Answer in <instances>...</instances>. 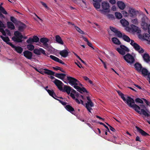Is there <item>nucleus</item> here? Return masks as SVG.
I'll use <instances>...</instances> for the list:
<instances>
[{
    "label": "nucleus",
    "instance_id": "nucleus-12",
    "mask_svg": "<svg viewBox=\"0 0 150 150\" xmlns=\"http://www.w3.org/2000/svg\"><path fill=\"white\" fill-rule=\"evenodd\" d=\"M11 47L14 49L15 51L19 54H21L23 51V49L19 46H16L13 44Z\"/></svg>",
    "mask_w": 150,
    "mask_h": 150
},
{
    "label": "nucleus",
    "instance_id": "nucleus-48",
    "mask_svg": "<svg viewBox=\"0 0 150 150\" xmlns=\"http://www.w3.org/2000/svg\"><path fill=\"white\" fill-rule=\"evenodd\" d=\"M132 23L134 24L137 25L138 24V21L137 18L132 19L131 21Z\"/></svg>",
    "mask_w": 150,
    "mask_h": 150
},
{
    "label": "nucleus",
    "instance_id": "nucleus-21",
    "mask_svg": "<svg viewBox=\"0 0 150 150\" xmlns=\"http://www.w3.org/2000/svg\"><path fill=\"white\" fill-rule=\"evenodd\" d=\"M117 4L119 8L121 10H123L125 7V5L122 1H119L117 2Z\"/></svg>",
    "mask_w": 150,
    "mask_h": 150
},
{
    "label": "nucleus",
    "instance_id": "nucleus-44",
    "mask_svg": "<svg viewBox=\"0 0 150 150\" xmlns=\"http://www.w3.org/2000/svg\"><path fill=\"white\" fill-rule=\"evenodd\" d=\"M121 23L123 25H129L128 22L125 20H123V19L120 20Z\"/></svg>",
    "mask_w": 150,
    "mask_h": 150
},
{
    "label": "nucleus",
    "instance_id": "nucleus-56",
    "mask_svg": "<svg viewBox=\"0 0 150 150\" xmlns=\"http://www.w3.org/2000/svg\"><path fill=\"white\" fill-rule=\"evenodd\" d=\"M107 17L109 19H113L114 18V16L112 14H108L106 15Z\"/></svg>",
    "mask_w": 150,
    "mask_h": 150
},
{
    "label": "nucleus",
    "instance_id": "nucleus-5",
    "mask_svg": "<svg viewBox=\"0 0 150 150\" xmlns=\"http://www.w3.org/2000/svg\"><path fill=\"white\" fill-rule=\"evenodd\" d=\"M14 35L15 36L12 38L13 41L17 42H23L22 39L23 38V36L21 33L18 31H16L14 32Z\"/></svg>",
    "mask_w": 150,
    "mask_h": 150
},
{
    "label": "nucleus",
    "instance_id": "nucleus-38",
    "mask_svg": "<svg viewBox=\"0 0 150 150\" xmlns=\"http://www.w3.org/2000/svg\"><path fill=\"white\" fill-rule=\"evenodd\" d=\"M116 50L119 52V54L122 55H124L125 54V52L123 50L120 48H117L116 49Z\"/></svg>",
    "mask_w": 150,
    "mask_h": 150
},
{
    "label": "nucleus",
    "instance_id": "nucleus-47",
    "mask_svg": "<svg viewBox=\"0 0 150 150\" xmlns=\"http://www.w3.org/2000/svg\"><path fill=\"white\" fill-rule=\"evenodd\" d=\"M32 39L34 42H38L39 40V38L36 36H33Z\"/></svg>",
    "mask_w": 150,
    "mask_h": 150
},
{
    "label": "nucleus",
    "instance_id": "nucleus-37",
    "mask_svg": "<svg viewBox=\"0 0 150 150\" xmlns=\"http://www.w3.org/2000/svg\"><path fill=\"white\" fill-rule=\"evenodd\" d=\"M10 20L14 24H18L19 23V22H20L18 21L13 16H11Z\"/></svg>",
    "mask_w": 150,
    "mask_h": 150
},
{
    "label": "nucleus",
    "instance_id": "nucleus-23",
    "mask_svg": "<svg viewBox=\"0 0 150 150\" xmlns=\"http://www.w3.org/2000/svg\"><path fill=\"white\" fill-rule=\"evenodd\" d=\"M134 66L136 70L139 72H141L142 69L143 67L141 64L137 62L134 64Z\"/></svg>",
    "mask_w": 150,
    "mask_h": 150
},
{
    "label": "nucleus",
    "instance_id": "nucleus-22",
    "mask_svg": "<svg viewBox=\"0 0 150 150\" xmlns=\"http://www.w3.org/2000/svg\"><path fill=\"white\" fill-rule=\"evenodd\" d=\"M49 41V39L46 38H41L40 40V42L43 43V45L47 47L48 45L47 42Z\"/></svg>",
    "mask_w": 150,
    "mask_h": 150
},
{
    "label": "nucleus",
    "instance_id": "nucleus-20",
    "mask_svg": "<svg viewBox=\"0 0 150 150\" xmlns=\"http://www.w3.org/2000/svg\"><path fill=\"white\" fill-rule=\"evenodd\" d=\"M71 88V87L65 85L63 89L62 90V91L64 92H66L69 95L70 93Z\"/></svg>",
    "mask_w": 150,
    "mask_h": 150
},
{
    "label": "nucleus",
    "instance_id": "nucleus-43",
    "mask_svg": "<svg viewBox=\"0 0 150 150\" xmlns=\"http://www.w3.org/2000/svg\"><path fill=\"white\" fill-rule=\"evenodd\" d=\"M53 69L56 71H57L58 70H60L63 73H65V72L63 70L62 68L59 67H53Z\"/></svg>",
    "mask_w": 150,
    "mask_h": 150
},
{
    "label": "nucleus",
    "instance_id": "nucleus-54",
    "mask_svg": "<svg viewBox=\"0 0 150 150\" xmlns=\"http://www.w3.org/2000/svg\"><path fill=\"white\" fill-rule=\"evenodd\" d=\"M26 42L28 44H32L34 42L32 38H29L26 41Z\"/></svg>",
    "mask_w": 150,
    "mask_h": 150
},
{
    "label": "nucleus",
    "instance_id": "nucleus-2",
    "mask_svg": "<svg viewBox=\"0 0 150 150\" xmlns=\"http://www.w3.org/2000/svg\"><path fill=\"white\" fill-rule=\"evenodd\" d=\"M129 107L132 108L136 112L140 114H143L146 117H149L150 115L144 109H140V107L137 105L134 104L129 103Z\"/></svg>",
    "mask_w": 150,
    "mask_h": 150
},
{
    "label": "nucleus",
    "instance_id": "nucleus-49",
    "mask_svg": "<svg viewBox=\"0 0 150 150\" xmlns=\"http://www.w3.org/2000/svg\"><path fill=\"white\" fill-rule=\"evenodd\" d=\"M135 101L137 103H140L142 104L143 103V101L139 98H137L135 100Z\"/></svg>",
    "mask_w": 150,
    "mask_h": 150
},
{
    "label": "nucleus",
    "instance_id": "nucleus-26",
    "mask_svg": "<svg viewBox=\"0 0 150 150\" xmlns=\"http://www.w3.org/2000/svg\"><path fill=\"white\" fill-rule=\"evenodd\" d=\"M65 108L68 111L74 115L73 112L74 111V109L70 105H66Z\"/></svg>",
    "mask_w": 150,
    "mask_h": 150
},
{
    "label": "nucleus",
    "instance_id": "nucleus-30",
    "mask_svg": "<svg viewBox=\"0 0 150 150\" xmlns=\"http://www.w3.org/2000/svg\"><path fill=\"white\" fill-rule=\"evenodd\" d=\"M142 74L144 76H148L149 73L147 70L145 68L142 67V69L141 71Z\"/></svg>",
    "mask_w": 150,
    "mask_h": 150
},
{
    "label": "nucleus",
    "instance_id": "nucleus-57",
    "mask_svg": "<svg viewBox=\"0 0 150 150\" xmlns=\"http://www.w3.org/2000/svg\"><path fill=\"white\" fill-rule=\"evenodd\" d=\"M5 31L6 32V33L8 36H11V34L10 31L9 30L6 29L5 30Z\"/></svg>",
    "mask_w": 150,
    "mask_h": 150
},
{
    "label": "nucleus",
    "instance_id": "nucleus-64",
    "mask_svg": "<svg viewBox=\"0 0 150 150\" xmlns=\"http://www.w3.org/2000/svg\"><path fill=\"white\" fill-rule=\"evenodd\" d=\"M109 2L112 4H115L116 1L115 0H110Z\"/></svg>",
    "mask_w": 150,
    "mask_h": 150
},
{
    "label": "nucleus",
    "instance_id": "nucleus-32",
    "mask_svg": "<svg viewBox=\"0 0 150 150\" xmlns=\"http://www.w3.org/2000/svg\"><path fill=\"white\" fill-rule=\"evenodd\" d=\"M112 41L115 44L120 45L121 43L120 41L117 38L114 37L112 38Z\"/></svg>",
    "mask_w": 150,
    "mask_h": 150
},
{
    "label": "nucleus",
    "instance_id": "nucleus-3",
    "mask_svg": "<svg viewBox=\"0 0 150 150\" xmlns=\"http://www.w3.org/2000/svg\"><path fill=\"white\" fill-rule=\"evenodd\" d=\"M149 20L147 17L145 16H144L141 19V25L142 28L144 30L148 29V32L150 35V25H148V23Z\"/></svg>",
    "mask_w": 150,
    "mask_h": 150
},
{
    "label": "nucleus",
    "instance_id": "nucleus-24",
    "mask_svg": "<svg viewBox=\"0 0 150 150\" xmlns=\"http://www.w3.org/2000/svg\"><path fill=\"white\" fill-rule=\"evenodd\" d=\"M129 13L130 14V16L131 17H133L137 15V13H138V12L136 11L133 9L130 8L129 10Z\"/></svg>",
    "mask_w": 150,
    "mask_h": 150
},
{
    "label": "nucleus",
    "instance_id": "nucleus-39",
    "mask_svg": "<svg viewBox=\"0 0 150 150\" xmlns=\"http://www.w3.org/2000/svg\"><path fill=\"white\" fill-rule=\"evenodd\" d=\"M133 47L135 50L137 51L140 49V46L136 43H134Z\"/></svg>",
    "mask_w": 150,
    "mask_h": 150
},
{
    "label": "nucleus",
    "instance_id": "nucleus-1",
    "mask_svg": "<svg viewBox=\"0 0 150 150\" xmlns=\"http://www.w3.org/2000/svg\"><path fill=\"white\" fill-rule=\"evenodd\" d=\"M67 79L69 83L72 86L74 85V88L81 93H83V92H85L87 93H88L84 87L81 88L77 86L78 85L79 81L76 79L69 76H67Z\"/></svg>",
    "mask_w": 150,
    "mask_h": 150
},
{
    "label": "nucleus",
    "instance_id": "nucleus-17",
    "mask_svg": "<svg viewBox=\"0 0 150 150\" xmlns=\"http://www.w3.org/2000/svg\"><path fill=\"white\" fill-rule=\"evenodd\" d=\"M0 37L4 42H6L7 44L9 45L11 47L13 45L11 43L9 42L10 40L8 37H4L2 35H1Z\"/></svg>",
    "mask_w": 150,
    "mask_h": 150
},
{
    "label": "nucleus",
    "instance_id": "nucleus-16",
    "mask_svg": "<svg viewBox=\"0 0 150 150\" xmlns=\"http://www.w3.org/2000/svg\"><path fill=\"white\" fill-rule=\"evenodd\" d=\"M131 27L133 31L137 32V33H141V30L140 28L137 26L134 25L132 24L131 25Z\"/></svg>",
    "mask_w": 150,
    "mask_h": 150
},
{
    "label": "nucleus",
    "instance_id": "nucleus-41",
    "mask_svg": "<svg viewBox=\"0 0 150 150\" xmlns=\"http://www.w3.org/2000/svg\"><path fill=\"white\" fill-rule=\"evenodd\" d=\"M27 48L30 51H32L34 50V46L32 44H28L27 46Z\"/></svg>",
    "mask_w": 150,
    "mask_h": 150
},
{
    "label": "nucleus",
    "instance_id": "nucleus-53",
    "mask_svg": "<svg viewBox=\"0 0 150 150\" xmlns=\"http://www.w3.org/2000/svg\"><path fill=\"white\" fill-rule=\"evenodd\" d=\"M56 100L58 101L60 103L62 104L63 105H66L67 103V102H63L61 100L58 99L57 98L56 99Z\"/></svg>",
    "mask_w": 150,
    "mask_h": 150
},
{
    "label": "nucleus",
    "instance_id": "nucleus-55",
    "mask_svg": "<svg viewBox=\"0 0 150 150\" xmlns=\"http://www.w3.org/2000/svg\"><path fill=\"white\" fill-rule=\"evenodd\" d=\"M74 55L79 60H80L83 63V64L85 63V62L84 61H83V60H82L79 56H78L77 54L75 53V52H74Z\"/></svg>",
    "mask_w": 150,
    "mask_h": 150
},
{
    "label": "nucleus",
    "instance_id": "nucleus-31",
    "mask_svg": "<svg viewBox=\"0 0 150 150\" xmlns=\"http://www.w3.org/2000/svg\"><path fill=\"white\" fill-rule=\"evenodd\" d=\"M101 0H99V1H94L95 2L93 4L94 7L96 8H99L100 6V2Z\"/></svg>",
    "mask_w": 150,
    "mask_h": 150
},
{
    "label": "nucleus",
    "instance_id": "nucleus-14",
    "mask_svg": "<svg viewBox=\"0 0 150 150\" xmlns=\"http://www.w3.org/2000/svg\"><path fill=\"white\" fill-rule=\"evenodd\" d=\"M68 50L64 49L60 51L59 54L62 57L64 58L67 57L69 54V52L68 51Z\"/></svg>",
    "mask_w": 150,
    "mask_h": 150
},
{
    "label": "nucleus",
    "instance_id": "nucleus-61",
    "mask_svg": "<svg viewBox=\"0 0 150 150\" xmlns=\"http://www.w3.org/2000/svg\"><path fill=\"white\" fill-rule=\"evenodd\" d=\"M40 3H41L42 5L43 6H44L45 8L47 9H48V6H47V5L45 3H44V2L42 1H41Z\"/></svg>",
    "mask_w": 150,
    "mask_h": 150
},
{
    "label": "nucleus",
    "instance_id": "nucleus-35",
    "mask_svg": "<svg viewBox=\"0 0 150 150\" xmlns=\"http://www.w3.org/2000/svg\"><path fill=\"white\" fill-rule=\"evenodd\" d=\"M70 96L72 97V98L74 99H75V100L76 102L78 103V104H80V101L77 98H75V95L74 94V93L73 94L72 93H70Z\"/></svg>",
    "mask_w": 150,
    "mask_h": 150
},
{
    "label": "nucleus",
    "instance_id": "nucleus-10",
    "mask_svg": "<svg viewBox=\"0 0 150 150\" xmlns=\"http://www.w3.org/2000/svg\"><path fill=\"white\" fill-rule=\"evenodd\" d=\"M23 56L28 59H31L33 56L32 52L28 50H25L23 52Z\"/></svg>",
    "mask_w": 150,
    "mask_h": 150
},
{
    "label": "nucleus",
    "instance_id": "nucleus-9",
    "mask_svg": "<svg viewBox=\"0 0 150 150\" xmlns=\"http://www.w3.org/2000/svg\"><path fill=\"white\" fill-rule=\"evenodd\" d=\"M33 52L35 54L40 55L41 53L47 56V54H46L45 51L43 49L41 48H39V49H35L34 50Z\"/></svg>",
    "mask_w": 150,
    "mask_h": 150
},
{
    "label": "nucleus",
    "instance_id": "nucleus-52",
    "mask_svg": "<svg viewBox=\"0 0 150 150\" xmlns=\"http://www.w3.org/2000/svg\"><path fill=\"white\" fill-rule=\"evenodd\" d=\"M110 30L113 32H114L115 34L118 31V30L116 28H115L112 26H110Z\"/></svg>",
    "mask_w": 150,
    "mask_h": 150
},
{
    "label": "nucleus",
    "instance_id": "nucleus-29",
    "mask_svg": "<svg viewBox=\"0 0 150 150\" xmlns=\"http://www.w3.org/2000/svg\"><path fill=\"white\" fill-rule=\"evenodd\" d=\"M7 26L8 28L11 30H14L15 27L14 24L11 22H8L7 23Z\"/></svg>",
    "mask_w": 150,
    "mask_h": 150
},
{
    "label": "nucleus",
    "instance_id": "nucleus-50",
    "mask_svg": "<svg viewBox=\"0 0 150 150\" xmlns=\"http://www.w3.org/2000/svg\"><path fill=\"white\" fill-rule=\"evenodd\" d=\"M117 35V36L119 38H122L123 36L122 34V33L119 31H117V32L115 34Z\"/></svg>",
    "mask_w": 150,
    "mask_h": 150
},
{
    "label": "nucleus",
    "instance_id": "nucleus-28",
    "mask_svg": "<svg viewBox=\"0 0 150 150\" xmlns=\"http://www.w3.org/2000/svg\"><path fill=\"white\" fill-rule=\"evenodd\" d=\"M46 91H47L50 96L52 97L55 99H57L55 98V97H57V96L55 94L53 90H46Z\"/></svg>",
    "mask_w": 150,
    "mask_h": 150
},
{
    "label": "nucleus",
    "instance_id": "nucleus-59",
    "mask_svg": "<svg viewBox=\"0 0 150 150\" xmlns=\"http://www.w3.org/2000/svg\"><path fill=\"white\" fill-rule=\"evenodd\" d=\"M122 13L124 16H128V13L125 11H122Z\"/></svg>",
    "mask_w": 150,
    "mask_h": 150
},
{
    "label": "nucleus",
    "instance_id": "nucleus-42",
    "mask_svg": "<svg viewBox=\"0 0 150 150\" xmlns=\"http://www.w3.org/2000/svg\"><path fill=\"white\" fill-rule=\"evenodd\" d=\"M144 39L150 42V36L149 34L146 33V34L144 36Z\"/></svg>",
    "mask_w": 150,
    "mask_h": 150
},
{
    "label": "nucleus",
    "instance_id": "nucleus-45",
    "mask_svg": "<svg viewBox=\"0 0 150 150\" xmlns=\"http://www.w3.org/2000/svg\"><path fill=\"white\" fill-rule=\"evenodd\" d=\"M89 106L91 107H92L94 106V104L92 102H87V103H86V107H89Z\"/></svg>",
    "mask_w": 150,
    "mask_h": 150
},
{
    "label": "nucleus",
    "instance_id": "nucleus-33",
    "mask_svg": "<svg viewBox=\"0 0 150 150\" xmlns=\"http://www.w3.org/2000/svg\"><path fill=\"white\" fill-rule=\"evenodd\" d=\"M3 4V3H2L0 5V11H1L2 13L6 15L7 14V12L5 10V8L2 6V5Z\"/></svg>",
    "mask_w": 150,
    "mask_h": 150
},
{
    "label": "nucleus",
    "instance_id": "nucleus-34",
    "mask_svg": "<svg viewBox=\"0 0 150 150\" xmlns=\"http://www.w3.org/2000/svg\"><path fill=\"white\" fill-rule=\"evenodd\" d=\"M123 39L124 40L127 42H129L130 41L131 39L127 36L125 35L124 34L123 35L122 37Z\"/></svg>",
    "mask_w": 150,
    "mask_h": 150
},
{
    "label": "nucleus",
    "instance_id": "nucleus-46",
    "mask_svg": "<svg viewBox=\"0 0 150 150\" xmlns=\"http://www.w3.org/2000/svg\"><path fill=\"white\" fill-rule=\"evenodd\" d=\"M74 27L76 30L79 33L81 34H84V32L81 30L79 27L77 26L74 25Z\"/></svg>",
    "mask_w": 150,
    "mask_h": 150
},
{
    "label": "nucleus",
    "instance_id": "nucleus-13",
    "mask_svg": "<svg viewBox=\"0 0 150 150\" xmlns=\"http://www.w3.org/2000/svg\"><path fill=\"white\" fill-rule=\"evenodd\" d=\"M50 57L52 60H54L56 62H58L61 63L63 65H66L65 63L62 61L61 60L59 59V58L57 57L52 55H51L50 56Z\"/></svg>",
    "mask_w": 150,
    "mask_h": 150
},
{
    "label": "nucleus",
    "instance_id": "nucleus-58",
    "mask_svg": "<svg viewBox=\"0 0 150 150\" xmlns=\"http://www.w3.org/2000/svg\"><path fill=\"white\" fill-rule=\"evenodd\" d=\"M1 27L5 28H6V26L0 20V28Z\"/></svg>",
    "mask_w": 150,
    "mask_h": 150
},
{
    "label": "nucleus",
    "instance_id": "nucleus-51",
    "mask_svg": "<svg viewBox=\"0 0 150 150\" xmlns=\"http://www.w3.org/2000/svg\"><path fill=\"white\" fill-rule=\"evenodd\" d=\"M98 123L101 125H103L105 127V128L107 129V131L108 132H109L110 133V131L109 129V128H108V127L105 124H104L102 122H98Z\"/></svg>",
    "mask_w": 150,
    "mask_h": 150
},
{
    "label": "nucleus",
    "instance_id": "nucleus-60",
    "mask_svg": "<svg viewBox=\"0 0 150 150\" xmlns=\"http://www.w3.org/2000/svg\"><path fill=\"white\" fill-rule=\"evenodd\" d=\"M142 99L144 100V102L145 103H146V104L147 105H149L150 104V103H149L146 99L144 98H142Z\"/></svg>",
    "mask_w": 150,
    "mask_h": 150
},
{
    "label": "nucleus",
    "instance_id": "nucleus-15",
    "mask_svg": "<svg viewBox=\"0 0 150 150\" xmlns=\"http://www.w3.org/2000/svg\"><path fill=\"white\" fill-rule=\"evenodd\" d=\"M44 70L45 71L43 73H42L41 72H40V73L42 74H45L48 75L54 76L55 74V72H54L47 69H45Z\"/></svg>",
    "mask_w": 150,
    "mask_h": 150
},
{
    "label": "nucleus",
    "instance_id": "nucleus-40",
    "mask_svg": "<svg viewBox=\"0 0 150 150\" xmlns=\"http://www.w3.org/2000/svg\"><path fill=\"white\" fill-rule=\"evenodd\" d=\"M115 15L116 18L118 19H121L122 17V14L120 12H116L115 13Z\"/></svg>",
    "mask_w": 150,
    "mask_h": 150
},
{
    "label": "nucleus",
    "instance_id": "nucleus-4",
    "mask_svg": "<svg viewBox=\"0 0 150 150\" xmlns=\"http://www.w3.org/2000/svg\"><path fill=\"white\" fill-rule=\"evenodd\" d=\"M117 92L119 96L121 97V98L125 102V103H126L129 107V103H131V104H134L135 103L134 100L131 97L129 96H128L126 99L124 96V94L120 91H117Z\"/></svg>",
    "mask_w": 150,
    "mask_h": 150
},
{
    "label": "nucleus",
    "instance_id": "nucleus-36",
    "mask_svg": "<svg viewBox=\"0 0 150 150\" xmlns=\"http://www.w3.org/2000/svg\"><path fill=\"white\" fill-rule=\"evenodd\" d=\"M120 47L121 49L124 51L125 52H129V49L125 45H120Z\"/></svg>",
    "mask_w": 150,
    "mask_h": 150
},
{
    "label": "nucleus",
    "instance_id": "nucleus-63",
    "mask_svg": "<svg viewBox=\"0 0 150 150\" xmlns=\"http://www.w3.org/2000/svg\"><path fill=\"white\" fill-rule=\"evenodd\" d=\"M75 95L76 97H77L78 99H80V95L78 92H76L75 94Z\"/></svg>",
    "mask_w": 150,
    "mask_h": 150
},
{
    "label": "nucleus",
    "instance_id": "nucleus-27",
    "mask_svg": "<svg viewBox=\"0 0 150 150\" xmlns=\"http://www.w3.org/2000/svg\"><path fill=\"white\" fill-rule=\"evenodd\" d=\"M19 23H20V24L21 25L19 26L18 28V30L20 32H23V31L24 29L26 27V25L25 24L23 23L21 21L19 22Z\"/></svg>",
    "mask_w": 150,
    "mask_h": 150
},
{
    "label": "nucleus",
    "instance_id": "nucleus-11",
    "mask_svg": "<svg viewBox=\"0 0 150 150\" xmlns=\"http://www.w3.org/2000/svg\"><path fill=\"white\" fill-rule=\"evenodd\" d=\"M137 129V131L140 133L143 136L147 137L148 136H150V135L145 132L144 131L140 129L139 127L137 126L135 127Z\"/></svg>",
    "mask_w": 150,
    "mask_h": 150
},
{
    "label": "nucleus",
    "instance_id": "nucleus-6",
    "mask_svg": "<svg viewBox=\"0 0 150 150\" xmlns=\"http://www.w3.org/2000/svg\"><path fill=\"white\" fill-rule=\"evenodd\" d=\"M101 6L103 9L101 10V11L103 14H105L106 13H109L110 12V10L109 9L110 5L108 2L106 1L103 2L102 3Z\"/></svg>",
    "mask_w": 150,
    "mask_h": 150
},
{
    "label": "nucleus",
    "instance_id": "nucleus-18",
    "mask_svg": "<svg viewBox=\"0 0 150 150\" xmlns=\"http://www.w3.org/2000/svg\"><path fill=\"white\" fill-rule=\"evenodd\" d=\"M143 58L144 61L146 63H148L150 62V56L148 54L144 53L143 56Z\"/></svg>",
    "mask_w": 150,
    "mask_h": 150
},
{
    "label": "nucleus",
    "instance_id": "nucleus-8",
    "mask_svg": "<svg viewBox=\"0 0 150 150\" xmlns=\"http://www.w3.org/2000/svg\"><path fill=\"white\" fill-rule=\"evenodd\" d=\"M53 82L57 86L59 90L60 91H61L63 90V85L64 84L62 82L60 81L55 79L54 81H53Z\"/></svg>",
    "mask_w": 150,
    "mask_h": 150
},
{
    "label": "nucleus",
    "instance_id": "nucleus-19",
    "mask_svg": "<svg viewBox=\"0 0 150 150\" xmlns=\"http://www.w3.org/2000/svg\"><path fill=\"white\" fill-rule=\"evenodd\" d=\"M54 76L56 77L63 81L64 79L65 78L66 75L63 73H56Z\"/></svg>",
    "mask_w": 150,
    "mask_h": 150
},
{
    "label": "nucleus",
    "instance_id": "nucleus-62",
    "mask_svg": "<svg viewBox=\"0 0 150 150\" xmlns=\"http://www.w3.org/2000/svg\"><path fill=\"white\" fill-rule=\"evenodd\" d=\"M134 86H135L136 87L138 88H139L140 89H141L142 90H143L144 89V88H142L140 86H139L136 84H134Z\"/></svg>",
    "mask_w": 150,
    "mask_h": 150
},
{
    "label": "nucleus",
    "instance_id": "nucleus-7",
    "mask_svg": "<svg viewBox=\"0 0 150 150\" xmlns=\"http://www.w3.org/2000/svg\"><path fill=\"white\" fill-rule=\"evenodd\" d=\"M125 60L128 64H132L135 61V59L133 56L129 53H128L123 56Z\"/></svg>",
    "mask_w": 150,
    "mask_h": 150
},
{
    "label": "nucleus",
    "instance_id": "nucleus-25",
    "mask_svg": "<svg viewBox=\"0 0 150 150\" xmlns=\"http://www.w3.org/2000/svg\"><path fill=\"white\" fill-rule=\"evenodd\" d=\"M55 41L58 43L63 45L64 42L61 38L59 35H56L55 36Z\"/></svg>",
    "mask_w": 150,
    "mask_h": 150
}]
</instances>
